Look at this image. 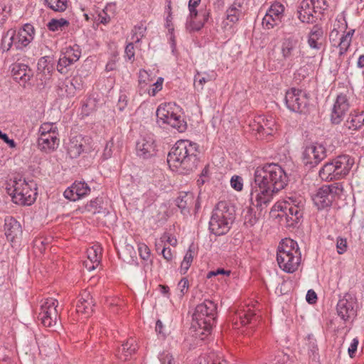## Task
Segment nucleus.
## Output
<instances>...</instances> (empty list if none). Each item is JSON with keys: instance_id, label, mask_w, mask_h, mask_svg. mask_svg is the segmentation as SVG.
<instances>
[{"instance_id": "obj_1", "label": "nucleus", "mask_w": 364, "mask_h": 364, "mask_svg": "<svg viewBox=\"0 0 364 364\" xmlns=\"http://www.w3.org/2000/svg\"><path fill=\"white\" fill-rule=\"evenodd\" d=\"M287 184L288 176L279 164L272 163L258 167L251 183V195L255 193L257 208L262 210Z\"/></svg>"}, {"instance_id": "obj_2", "label": "nucleus", "mask_w": 364, "mask_h": 364, "mask_svg": "<svg viewBox=\"0 0 364 364\" xmlns=\"http://www.w3.org/2000/svg\"><path fill=\"white\" fill-rule=\"evenodd\" d=\"M199 146L188 140H179L168 154L167 162L181 174H189L199 163Z\"/></svg>"}, {"instance_id": "obj_3", "label": "nucleus", "mask_w": 364, "mask_h": 364, "mask_svg": "<svg viewBox=\"0 0 364 364\" xmlns=\"http://www.w3.org/2000/svg\"><path fill=\"white\" fill-rule=\"evenodd\" d=\"M353 164L350 156H338L323 164L318 172L319 177L326 181L340 180L348 174Z\"/></svg>"}, {"instance_id": "obj_4", "label": "nucleus", "mask_w": 364, "mask_h": 364, "mask_svg": "<svg viewBox=\"0 0 364 364\" xmlns=\"http://www.w3.org/2000/svg\"><path fill=\"white\" fill-rule=\"evenodd\" d=\"M235 220V216L227 203L219 202L212 212L209 221V230L215 235H223L229 232Z\"/></svg>"}, {"instance_id": "obj_5", "label": "nucleus", "mask_w": 364, "mask_h": 364, "mask_svg": "<svg viewBox=\"0 0 364 364\" xmlns=\"http://www.w3.org/2000/svg\"><path fill=\"white\" fill-rule=\"evenodd\" d=\"M217 305L209 299L196 306L193 314L192 326L210 333L215 323Z\"/></svg>"}, {"instance_id": "obj_6", "label": "nucleus", "mask_w": 364, "mask_h": 364, "mask_svg": "<svg viewBox=\"0 0 364 364\" xmlns=\"http://www.w3.org/2000/svg\"><path fill=\"white\" fill-rule=\"evenodd\" d=\"M36 184L33 181H26L19 178L13 183V192L11 193L14 203L22 205H31L36 198Z\"/></svg>"}, {"instance_id": "obj_7", "label": "nucleus", "mask_w": 364, "mask_h": 364, "mask_svg": "<svg viewBox=\"0 0 364 364\" xmlns=\"http://www.w3.org/2000/svg\"><path fill=\"white\" fill-rule=\"evenodd\" d=\"M343 192L342 183L336 182L320 187L312 196L314 205L318 210L331 206L333 201L339 198Z\"/></svg>"}, {"instance_id": "obj_8", "label": "nucleus", "mask_w": 364, "mask_h": 364, "mask_svg": "<svg viewBox=\"0 0 364 364\" xmlns=\"http://www.w3.org/2000/svg\"><path fill=\"white\" fill-rule=\"evenodd\" d=\"M176 108L175 104L160 105L156 109L157 122L159 124H167L179 132H183L187 124L181 115L175 112Z\"/></svg>"}, {"instance_id": "obj_9", "label": "nucleus", "mask_w": 364, "mask_h": 364, "mask_svg": "<svg viewBox=\"0 0 364 364\" xmlns=\"http://www.w3.org/2000/svg\"><path fill=\"white\" fill-rule=\"evenodd\" d=\"M326 152L323 144L318 142L311 143L304 148L302 161L306 166L314 168L327 156Z\"/></svg>"}, {"instance_id": "obj_10", "label": "nucleus", "mask_w": 364, "mask_h": 364, "mask_svg": "<svg viewBox=\"0 0 364 364\" xmlns=\"http://www.w3.org/2000/svg\"><path fill=\"white\" fill-rule=\"evenodd\" d=\"M287 107L291 112L306 113L309 100L307 94L299 89L291 88L286 92L284 97Z\"/></svg>"}, {"instance_id": "obj_11", "label": "nucleus", "mask_w": 364, "mask_h": 364, "mask_svg": "<svg viewBox=\"0 0 364 364\" xmlns=\"http://www.w3.org/2000/svg\"><path fill=\"white\" fill-rule=\"evenodd\" d=\"M58 300L53 298H47L45 299L41 306V312L38 318L41 320L42 323L47 327L56 325L58 320L57 306Z\"/></svg>"}, {"instance_id": "obj_12", "label": "nucleus", "mask_w": 364, "mask_h": 364, "mask_svg": "<svg viewBox=\"0 0 364 364\" xmlns=\"http://www.w3.org/2000/svg\"><path fill=\"white\" fill-rule=\"evenodd\" d=\"M157 152L156 140L152 134L140 136L136 143V155L141 159H148L156 156Z\"/></svg>"}, {"instance_id": "obj_13", "label": "nucleus", "mask_w": 364, "mask_h": 364, "mask_svg": "<svg viewBox=\"0 0 364 364\" xmlns=\"http://www.w3.org/2000/svg\"><path fill=\"white\" fill-rule=\"evenodd\" d=\"M14 48L23 50L33 40L35 36L34 27L30 23H26L18 31L13 30Z\"/></svg>"}, {"instance_id": "obj_14", "label": "nucleus", "mask_w": 364, "mask_h": 364, "mask_svg": "<svg viewBox=\"0 0 364 364\" xmlns=\"http://www.w3.org/2000/svg\"><path fill=\"white\" fill-rule=\"evenodd\" d=\"M299 39L294 36L285 38L282 43L281 52L284 59L289 60L291 64L301 56V50Z\"/></svg>"}, {"instance_id": "obj_15", "label": "nucleus", "mask_w": 364, "mask_h": 364, "mask_svg": "<svg viewBox=\"0 0 364 364\" xmlns=\"http://www.w3.org/2000/svg\"><path fill=\"white\" fill-rule=\"evenodd\" d=\"M313 7L315 6L310 0H302L297 9L298 18L302 23H313L321 16Z\"/></svg>"}, {"instance_id": "obj_16", "label": "nucleus", "mask_w": 364, "mask_h": 364, "mask_svg": "<svg viewBox=\"0 0 364 364\" xmlns=\"http://www.w3.org/2000/svg\"><path fill=\"white\" fill-rule=\"evenodd\" d=\"M284 11V6L280 3L273 4L262 19V26L267 29L274 28L281 21Z\"/></svg>"}, {"instance_id": "obj_17", "label": "nucleus", "mask_w": 364, "mask_h": 364, "mask_svg": "<svg viewBox=\"0 0 364 364\" xmlns=\"http://www.w3.org/2000/svg\"><path fill=\"white\" fill-rule=\"evenodd\" d=\"M349 109L346 95L341 94L336 97L331 114V121L334 124H340Z\"/></svg>"}, {"instance_id": "obj_18", "label": "nucleus", "mask_w": 364, "mask_h": 364, "mask_svg": "<svg viewBox=\"0 0 364 364\" xmlns=\"http://www.w3.org/2000/svg\"><path fill=\"white\" fill-rule=\"evenodd\" d=\"M90 186L85 181H75L70 187L64 191V196L70 200L76 201L81 199L90 193Z\"/></svg>"}, {"instance_id": "obj_19", "label": "nucleus", "mask_w": 364, "mask_h": 364, "mask_svg": "<svg viewBox=\"0 0 364 364\" xmlns=\"http://www.w3.org/2000/svg\"><path fill=\"white\" fill-rule=\"evenodd\" d=\"M11 73L14 80L23 85L33 76V71L28 65L18 62L11 65Z\"/></svg>"}, {"instance_id": "obj_20", "label": "nucleus", "mask_w": 364, "mask_h": 364, "mask_svg": "<svg viewBox=\"0 0 364 364\" xmlns=\"http://www.w3.org/2000/svg\"><path fill=\"white\" fill-rule=\"evenodd\" d=\"M301 253L289 254L277 257L278 265L281 269L287 273H293L298 269L301 263Z\"/></svg>"}, {"instance_id": "obj_21", "label": "nucleus", "mask_w": 364, "mask_h": 364, "mask_svg": "<svg viewBox=\"0 0 364 364\" xmlns=\"http://www.w3.org/2000/svg\"><path fill=\"white\" fill-rule=\"evenodd\" d=\"M325 37L323 28L318 25H315L311 29L307 43L312 49L320 50L324 46Z\"/></svg>"}, {"instance_id": "obj_22", "label": "nucleus", "mask_w": 364, "mask_h": 364, "mask_svg": "<svg viewBox=\"0 0 364 364\" xmlns=\"http://www.w3.org/2000/svg\"><path fill=\"white\" fill-rule=\"evenodd\" d=\"M336 310L338 315L344 321H348L356 315L353 302L344 298L338 301Z\"/></svg>"}, {"instance_id": "obj_23", "label": "nucleus", "mask_w": 364, "mask_h": 364, "mask_svg": "<svg viewBox=\"0 0 364 364\" xmlns=\"http://www.w3.org/2000/svg\"><path fill=\"white\" fill-rule=\"evenodd\" d=\"M4 231L7 240L11 242L22 233L21 224L13 217L5 218Z\"/></svg>"}, {"instance_id": "obj_24", "label": "nucleus", "mask_w": 364, "mask_h": 364, "mask_svg": "<svg viewBox=\"0 0 364 364\" xmlns=\"http://www.w3.org/2000/svg\"><path fill=\"white\" fill-rule=\"evenodd\" d=\"M194 203L195 198L192 192L180 193L179 196L176 199V205L184 215L190 213V210Z\"/></svg>"}, {"instance_id": "obj_25", "label": "nucleus", "mask_w": 364, "mask_h": 364, "mask_svg": "<svg viewBox=\"0 0 364 364\" xmlns=\"http://www.w3.org/2000/svg\"><path fill=\"white\" fill-rule=\"evenodd\" d=\"M296 253H301L297 242L292 239L285 238L282 240L278 246L277 257Z\"/></svg>"}, {"instance_id": "obj_26", "label": "nucleus", "mask_w": 364, "mask_h": 364, "mask_svg": "<svg viewBox=\"0 0 364 364\" xmlns=\"http://www.w3.org/2000/svg\"><path fill=\"white\" fill-rule=\"evenodd\" d=\"M83 139L81 135L73 136L66 144L68 154L71 159L77 158L83 151Z\"/></svg>"}, {"instance_id": "obj_27", "label": "nucleus", "mask_w": 364, "mask_h": 364, "mask_svg": "<svg viewBox=\"0 0 364 364\" xmlns=\"http://www.w3.org/2000/svg\"><path fill=\"white\" fill-rule=\"evenodd\" d=\"M137 345L133 338L128 339L123 343L121 348H119L117 353V356L122 361H126L136 353Z\"/></svg>"}, {"instance_id": "obj_28", "label": "nucleus", "mask_w": 364, "mask_h": 364, "mask_svg": "<svg viewBox=\"0 0 364 364\" xmlns=\"http://www.w3.org/2000/svg\"><path fill=\"white\" fill-rule=\"evenodd\" d=\"M95 306L93 299L89 292H84L78 301L76 306V311L89 316L93 311Z\"/></svg>"}, {"instance_id": "obj_29", "label": "nucleus", "mask_w": 364, "mask_h": 364, "mask_svg": "<svg viewBox=\"0 0 364 364\" xmlns=\"http://www.w3.org/2000/svg\"><path fill=\"white\" fill-rule=\"evenodd\" d=\"M303 208L304 207H295V206H289L288 207L287 205H279L278 208L280 210L284 211L287 215V220L289 221L291 220L292 221L291 225L294 223H297L299 220L302 218L303 215Z\"/></svg>"}, {"instance_id": "obj_30", "label": "nucleus", "mask_w": 364, "mask_h": 364, "mask_svg": "<svg viewBox=\"0 0 364 364\" xmlns=\"http://www.w3.org/2000/svg\"><path fill=\"white\" fill-rule=\"evenodd\" d=\"M60 139L56 136L50 137L49 139L38 140V149L44 152L50 153L55 150L59 145Z\"/></svg>"}, {"instance_id": "obj_31", "label": "nucleus", "mask_w": 364, "mask_h": 364, "mask_svg": "<svg viewBox=\"0 0 364 364\" xmlns=\"http://www.w3.org/2000/svg\"><path fill=\"white\" fill-rule=\"evenodd\" d=\"M98 247L95 248L92 247L87 251L88 260H90V263H92L91 266H88V262H84V265L88 271H92L95 269L96 267L100 264L101 257L98 254Z\"/></svg>"}, {"instance_id": "obj_32", "label": "nucleus", "mask_w": 364, "mask_h": 364, "mask_svg": "<svg viewBox=\"0 0 364 364\" xmlns=\"http://www.w3.org/2000/svg\"><path fill=\"white\" fill-rule=\"evenodd\" d=\"M364 125V111L350 116L345 124L349 129L356 130Z\"/></svg>"}, {"instance_id": "obj_33", "label": "nucleus", "mask_w": 364, "mask_h": 364, "mask_svg": "<svg viewBox=\"0 0 364 364\" xmlns=\"http://www.w3.org/2000/svg\"><path fill=\"white\" fill-rule=\"evenodd\" d=\"M76 62V59H72L70 55L63 53L59 58L57 64V70L61 74H65L68 72V67Z\"/></svg>"}, {"instance_id": "obj_34", "label": "nucleus", "mask_w": 364, "mask_h": 364, "mask_svg": "<svg viewBox=\"0 0 364 364\" xmlns=\"http://www.w3.org/2000/svg\"><path fill=\"white\" fill-rule=\"evenodd\" d=\"M58 94L59 96L70 97L73 95L75 87L70 81H60L58 85Z\"/></svg>"}, {"instance_id": "obj_35", "label": "nucleus", "mask_w": 364, "mask_h": 364, "mask_svg": "<svg viewBox=\"0 0 364 364\" xmlns=\"http://www.w3.org/2000/svg\"><path fill=\"white\" fill-rule=\"evenodd\" d=\"M13 30H9L1 38L0 50L2 53H7L13 46L14 47Z\"/></svg>"}, {"instance_id": "obj_36", "label": "nucleus", "mask_w": 364, "mask_h": 364, "mask_svg": "<svg viewBox=\"0 0 364 364\" xmlns=\"http://www.w3.org/2000/svg\"><path fill=\"white\" fill-rule=\"evenodd\" d=\"M240 6V3L234 2L226 11L227 20L232 23L238 21L241 15Z\"/></svg>"}, {"instance_id": "obj_37", "label": "nucleus", "mask_w": 364, "mask_h": 364, "mask_svg": "<svg viewBox=\"0 0 364 364\" xmlns=\"http://www.w3.org/2000/svg\"><path fill=\"white\" fill-rule=\"evenodd\" d=\"M44 2L50 9L63 12L68 8V0H44Z\"/></svg>"}, {"instance_id": "obj_38", "label": "nucleus", "mask_w": 364, "mask_h": 364, "mask_svg": "<svg viewBox=\"0 0 364 364\" xmlns=\"http://www.w3.org/2000/svg\"><path fill=\"white\" fill-rule=\"evenodd\" d=\"M274 129H276V125L272 118L267 119L265 121L263 119V124H260L257 127L259 133L267 135H272Z\"/></svg>"}, {"instance_id": "obj_39", "label": "nucleus", "mask_w": 364, "mask_h": 364, "mask_svg": "<svg viewBox=\"0 0 364 364\" xmlns=\"http://www.w3.org/2000/svg\"><path fill=\"white\" fill-rule=\"evenodd\" d=\"M70 24V22L65 19V18H52L47 24L48 28L50 31H62L63 28L65 26H68Z\"/></svg>"}, {"instance_id": "obj_40", "label": "nucleus", "mask_w": 364, "mask_h": 364, "mask_svg": "<svg viewBox=\"0 0 364 364\" xmlns=\"http://www.w3.org/2000/svg\"><path fill=\"white\" fill-rule=\"evenodd\" d=\"M146 31V27L143 23L136 25L132 30V39L134 43H139L144 36Z\"/></svg>"}, {"instance_id": "obj_41", "label": "nucleus", "mask_w": 364, "mask_h": 364, "mask_svg": "<svg viewBox=\"0 0 364 364\" xmlns=\"http://www.w3.org/2000/svg\"><path fill=\"white\" fill-rule=\"evenodd\" d=\"M307 341L309 355L313 356L314 360L318 358V348L316 343V341L314 338V336L312 334L308 335Z\"/></svg>"}, {"instance_id": "obj_42", "label": "nucleus", "mask_w": 364, "mask_h": 364, "mask_svg": "<svg viewBox=\"0 0 364 364\" xmlns=\"http://www.w3.org/2000/svg\"><path fill=\"white\" fill-rule=\"evenodd\" d=\"M244 220L245 225L249 227H252L257 223L258 218L256 215V213L254 211L252 208H247L245 215L244 216Z\"/></svg>"}, {"instance_id": "obj_43", "label": "nucleus", "mask_w": 364, "mask_h": 364, "mask_svg": "<svg viewBox=\"0 0 364 364\" xmlns=\"http://www.w3.org/2000/svg\"><path fill=\"white\" fill-rule=\"evenodd\" d=\"M293 360L289 355L283 352L278 353L272 360V364H292Z\"/></svg>"}, {"instance_id": "obj_44", "label": "nucleus", "mask_w": 364, "mask_h": 364, "mask_svg": "<svg viewBox=\"0 0 364 364\" xmlns=\"http://www.w3.org/2000/svg\"><path fill=\"white\" fill-rule=\"evenodd\" d=\"M304 198L301 196H291L287 198L285 200V204L288 207L289 206H298V207H304Z\"/></svg>"}, {"instance_id": "obj_45", "label": "nucleus", "mask_w": 364, "mask_h": 364, "mask_svg": "<svg viewBox=\"0 0 364 364\" xmlns=\"http://www.w3.org/2000/svg\"><path fill=\"white\" fill-rule=\"evenodd\" d=\"M311 2L315 6L313 9L317 11V13L320 14L321 16H323V12L328 8V4L326 0H310Z\"/></svg>"}, {"instance_id": "obj_46", "label": "nucleus", "mask_w": 364, "mask_h": 364, "mask_svg": "<svg viewBox=\"0 0 364 364\" xmlns=\"http://www.w3.org/2000/svg\"><path fill=\"white\" fill-rule=\"evenodd\" d=\"M230 185L233 189L237 191H240L243 188V180L240 176H232L230 179Z\"/></svg>"}, {"instance_id": "obj_47", "label": "nucleus", "mask_w": 364, "mask_h": 364, "mask_svg": "<svg viewBox=\"0 0 364 364\" xmlns=\"http://www.w3.org/2000/svg\"><path fill=\"white\" fill-rule=\"evenodd\" d=\"M137 248L140 257L144 260H147L150 257V250L148 246L144 243H139Z\"/></svg>"}, {"instance_id": "obj_48", "label": "nucleus", "mask_w": 364, "mask_h": 364, "mask_svg": "<svg viewBox=\"0 0 364 364\" xmlns=\"http://www.w3.org/2000/svg\"><path fill=\"white\" fill-rule=\"evenodd\" d=\"M112 17L109 16L104 9H102L95 17V21L106 25L109 23Z\"/></svg>"}, {"instance_id": "obj_49", "label": "nucleus", "mask_w": 364, "mask_h": 364, "mask_svg": "<svg viewBox=\"0 0 364 364\" xmlns=\"http://www.w3.org/2000/svg\"><path fill=\"white\" fill-rule=\"evenodd\" d=\"M178 289L180 291V297H183L185 294L188 291L189 288V282L186 278H182L177 285Z\"/></svg>"}, {"instance_id": "obj_50", "label": "nucleus", "mask_w": 364, "mask_h": 364, "mask_svg": "<svg viewBox=\"0 0 364 364\" xmlns=\"http://www.w3.org/2000/svg\"><path fill=\"white\" fill-rule=\"evenodd\" d=\"M347 247V240L346 238L338 237L336 240L337 252L339 255H342L346 252Z\"/></svg>"}, {"instance_id": "obj_51", "label": "nucleus", "mask_w": 364, "mask_h": 364, "mask_svg": "<svg viewBox=\"0 0 364 364\" xmlns=\"http://www.w3.org/2000/svg\"><path fill=\"white\" fill-rule=\"evenodd\" d=\"M114 146V142L112 139L107 141L105 144L103 153H102V159L107 160L112 157V147Z\"/></svg>"}, {"instance_id": "obj_52", "label": "nucleus", "mask_w": 364, "mask_h": 364, "mask_svg": "<svg viewBox=\"0 0 364 364\" xmlns=\"http://www.w3.org/2000/svg\"><path fill=\"white\" fill-rule=\"evenodd\" d=\"M58 132L57 127L53 123H43L39 128L40 134Z\"/></svg>"}, {"instance_id": "obj_53", "label": "nucleus", "mask_w": 364, "mask_h": 364, "mask_svg": "<svg viewBox=\"0 0 364 364\" xmlns=\"http://www.w3.org/2000/svg\"><path fill=\"white\" fill-rule=\"evenodd\" d=\"M240 318L242 325H247L257 321L256 314L251 311L245 313L243 316H240Z\"/></svg>"}, {"instance_id": "obj_54", "label": "nucleus", "mask_w": 364, "mask_h": 364, "mask_svg": "<svg viewBox=\"0 0 364 364\" xmlns=\"http://www.w3.org/2000/svg\"><path fill=\"white\" fill-rule=\"evenodd\" d=\"M66 53L70 55L72 59H76V62L80 59L81 52L79 49V46H75L67 49Z\"/></svg>"}, {"instance_id": "obj_55", "label": "nucleus", "mask_w": 364, "mask_h": 364, "mask_svg": "<svg viewBox=\"0 0 364 364\" xmlns=\"http://www.w3.org/2000/svg\"><path fill=\"white\" fill-rule=\"evenodd\" d=\"M55 343L53 341H46L45 343H42L41 346H39V350L41 353H44L47 355L50 352L47 350V347H49L50 350L55 348Z\"/></svg>"}, {"instance_id": "obj_56", "label": "nucleus", "mask_w": 364, "mask_h": 364, "mask_svg": "<svg viewBox=\"0 0 364 364\" xmlns=\"http://www.w3.org/2000/svg\"><path fill=\"white\" fill-rule=\"evenodd\" d=\"M124 53L125 58L129 60H133L134 59V46L132 42L127 45Z\"/></svg>"}, {"instance_id": "obj_57", "label": "nucleus", "mask_w": 364, "mask_h": 364, "mask_svg": "<svg viewBox=\"0 0 364 364\" xmlns=\"http://www.w3.org/2000/svg\"><path fill=\"white\" fill-rule=\"evenodd\" d=\"M145 78H148V74L145 70H140L139 77V85L141 89L147 90L146 87L148 85Z\"/></svg>"}, {"instance_id": "obj_58", "label": "nucleus", "mask_w": 364, "mask_h": 364, "mask_svg": "<svg viewBox=\"0 0 364 364\" xmlns=\"http://www.w3.org/2000/svg\"><path fill=\"white\" fill-rule=\"evenodd\" d=\"M359 341L358 338H354L348 349V355L350 358L355 356V353L357 350Z\"/></svg>"}, {"instance_id": "obj_59", "label": "nucleus", "mask_w": 364, "mask_h": 364, "mask_svg": "<svg viewBox=\"0 0 364 364\" xmlns=\"http://www.w3.org/2000/svg\"><path fill=\"white\" fill-rule=\"evenodd\" d=\"M100 200L97 198L95 200H91L85 206V208L87 211L93 212V213H96L97 209L99 207Z\"/></svg>"}, {"instance_id": "obj_60", "label": "nucleus", "mask_w": 364, "mask_h": 364, "mask_svg": "<svg viewBox=\"0 0 364 364\" xmlns=\"http://www.w3.org/2000/svg\"><path fill=\"white\" fill-rule=\"evenodd\" d=\"M0 139L6 143L10 148H15L16 146V143L14 141V140L9 139L8 135L6 133L2 132L1 130Z\"/></svg>"}, {"instance_id": "obj_61", "label": "nucleus", "mask_w": 364, "mask_h": 364, "mask_svg": "<svg viewBox=\"0 0 364 364\" xmlns=\"http://www.w3.org/2000/svg\"><path fill=\"white\" fill-rule=\"evenodd\" d=\"M105 11H106L109 16L112 18L114 17L116 14L117 6L115 3L110 2L107 4L106 6L104 9Z\"/></svg>"}, {"instance_id": "obj_62", "label": "nucleus", "mask_w": 364, "mask_h": 364, "mask_svg": "<svg viewBox=\"0 0 364 364\" xmlns=\"http://www.w3.org/2000/svg\"><path fill=\"white\" fill-rule=\"evenodd\" d=\"M159 358L161 364H171L173 361L172 355L168 353H163L160 354Z\"/></svg>"}, {"instance_id": "obj_63", "label": "nucleus", "mask_w": 364, "mask_h": 364, "mask_svg": "<svg viewBox=\"0 0 364 364\" xmlns=\"http://www.w3.org/2000/svg\"><path fill=\"white\" fill-rule=\"evenodd\" d=\"M306 299L310 304H315L317 300V295L313 289H309L307 291Z\"/></svg>"}, {"instance_id": "obj_64", "label": "nucleus", "mask_w": 364, "mask_h": 364, "mask_svg": "<svg viewBox=\"0 0 364 364\" xmlns=\"http://www.w3.org/2000/svg\"><path fill=\"white\" fill-rule=\"evenodd\" d=\"M49 58L48 56L42 57L38 62V69L46 72V68L49 65Z\"/></svg>"}]
</instances>
